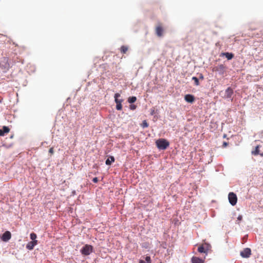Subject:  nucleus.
Listing matches in <instances>:
<instances>
[{"mask_svg":"<svg viewBox=\"0 0 263 263\" xmlns=\"http://www.w3.org/2000/svg\"><path fill=\"white\" fill-rule=\"evenodd\" d=\"M156 144L159 149L164 150L168 147L169 142L164 139H159L156 142Z\"/></svg>","mask_w":263,"mask_h":263,"instance_id":"f257e3e1","label":"nucleus"},{"mask_svg":"<svg viewBox=\"0 0 263 263\" xmlns=\"http://www.w3.org/2000/svg\"><path fill=\"white\" fill-rule=\"evenodd\" d=\"M93 248L91 246L86 245L81 249V252L84 255H88L92 252Z\"/></svg>","mask_w":263,"mask_h":263,"instance_id":"f03ea898","label":"nucleus"},{"mask_svg":"<svg viewBox=\"0 0 263 263\" xmlns=\"http://www.w3.org/2000/svg\"><path fill=\"white\" fill-rule=\"evenodd\" d=\"M253 155H259L263 157V146L261 145H258L255 147V150L252 151L251 152Z\"/></svg>","mask_w":263,"mask_h":263,"instance_id":"7ed1b4c3","label":"nucleus"},{"mask_svg":"<svg viewBox=\"0 0 263 263\" xmlns=\"http://www.w3.org/2000/svg\"><path fill=\"white\" fill-rule=\"evenodd\" d=\"M228 198L229 202L232 205H235L237 201V197L236 195L233 192H231L229 194Z\"/></svg>","mask_w":263,"mask_h":263,"instance_id":"20e7f679","label":"nucleus"},{"mask_svg":"<svg viewBox=\"0 0 263 263\" xmlns=\"http://www.w3.org/2000/svg\"><path fill=\"white\" fill-rule=\"evenodd\" d=\"M226 69V66L223 64L219 65L213 68L212 71L218 72L219 74H222L224 73Z\"/></svg>","mask_w":263,"mask_h":263,"instance_id":"39448f33","label":"nucleus"},{"mask_svg":"<svg viewBox=\"0 0 263 263\" xmlns=\"http://www.w3.org/2000/svg\"><path fill=\"white\" fill-rule=\"evenodd\" d=\"M251 254V250L250 248L244 249L241 252L240 255L243 258H248Z\"/></svg>","mask_w":263,"mask_h":263,"instance_id":"423d86ee","label":"nucleus"},{"mask_svg":"<svg viewBox=\"0 0 263 263\" xmlns=\"http://www.w3.org/2000/svg\"><path fill=\"white\" fill-rule=\"evenodd\" d=\"M11 237V233L9 231H7L2 235L1 239L3 241L7 242L10 239Z\"/></svg>","mask_w":263,"mask_h":263,"instance_id":"0eeeda50","label":"nucleus"},{"mask_svg":"<svg viewBox=\"0 0 263 263\" xmlns=\"http://www.w3.org/2000/svg\"><path fill=\"white\" fill-rule=\"evenodd\" d=\"M156 33L159 37H161L163 35V29L161 24H158L156 27Z\"/></svg>","mask_w":263,"mask_h":263,"instance_id":"6e6552de","label":"nucleus"},{"mask_svg":"<svg viewBox=\"0 0 263 263\" xmlns=\"http://www.w3.org/2000/svg\"><path fill=\"white\" fill-rule=\"evenodd\" d=\"M37 244V241H31L29 242L26 245V248L29 250L33 249L35 246Z\"/></svg>","mask_w":263,"mask_h":263,"instance_id":"1a4fd4ad","label":"nucleus"},{"mask_svg":"<svg viewBox=\"0 0 263 263\" xmlns=\"http://www.w3.org/2000/svg\"><path fill=\"white\" fill-rule=\"evenodd\" d=\"M116 103V109L118 110H121L122 109V103L123 101L122 99H116L115 100Z\"/></svg>","mask_w":263,"mask_h":263,"instance_id":"9d476101","label":"nucleus"},{"mask_svg":"<svg viewBox=\"0 0 263 263\" xmlns=\"http://www.w3.org/2000/svg\"><path fill=\"white\" fill-rule=\"evenodd\" d=\"M233 93V90L231 87H228L225 91V97L230 98Z\"/></svg>","mask_w":263,"mask_h":263,"instance_id":"9b49d317","label":"nucleus"},{"mask_svg":"<svg viewBox=\"0 0 263 263\" xmlns=\"http://www.w3.org/2000/svg\"><path fill=\"white\" fill-rule=\"evenodd\" d=\"M184 100L189 103H193L195 100V97L192 95H186L184 97Z\"/></svg>","mask_w":263,"mask_h":263,"instance_id":"f8f14e48","label":"nucleus"},{"mask_svg":"<svg viewBox=\"0 0 263 263\" xmlns=\"http://www.w3.org/2000/svg\"><path fill=\"white\" fill-rule=\"evenodd\" d=\"M10 131V129L7 126H3L2 129H0V136H3L5 134L9 133Z\"/></svg>","mask_w":263,"mask_h":263,"instance_id":"ddd939ff","label":"nucleus"},{"mask_svg":"<svg viewBox=\"0 0 263 263\" xmlns=\"http://www.w3.org/2000/svg\"><path fill=\"white\" fill-rule=\"evenodd\" d=\"M192 263H203V260L197 257H193L192 258Z\"/></svg>","mask_w":263,"mask_h":263,"instance_id":"4468645a","label":"nucleus"},{"mask_svg":"<svg viewBox=\"0 0 263 263\" xmlns=\"http://www.w3.org/2000/svg\"><path fill=\"white\" fill-rule=\"evenodd\" d=\"M115 161V158L113 156H110L108 158L105 162V163L107 165H110L112 162Z\"/></svg>","mask_w":263,"mask_h":263,"instance_id":"2eb2a0df","label":"nucleus"},{"mask_svg":"<svg viewBox=\"0 0 263 263\" xmlns=\"http://www.w3.org/2000/svg\"><path fill=\"white\" fill-rule=\"evenodd\" d=\"M222 54L224 55L228 60H231L234 57V54L232 53L225 52L223 53Z\"/></svg>","mask_w":263,"mask_h":263,"instance_id":"dca6fc26","label":"nucleus"},{"mask_svg":"<svg viewBox=\"0 0 263 263\" xmlns=\"http://www.w3.org/2000/svg\"><path fill=\"white\" fill-rule=\"evenodd\" d=\"M145 261L143 260H140L139 263H151V257L147 256L145 257Z\"/></svg>","mask_w":263,"mask_h":263,"instance_id":"f3484780","label":"nucleus"},{"mask_svg":"<svg viewBox=\"0 0 263 263\" xmlns=\"http://www.w3.org/2000/svg\"><path fill=\"white\" fill-rule=\"evenodd\" d=\"M136 100H137V98L136 97H134V96L130 97L128 99V102L129 103H134L135 102H136Z\"/></svg>","mask_w":263,"mask_h":263,"instance_id":"a211bd4d","label":"nucleus"},{"mask_svg":"<svg viewBox=\"0 0 263 263\" xmlns=\"http://www.w3.org/2000/svg\"><path fill=\"white\" fill-rule=\"evenodd\" d=\"M128 47L126 46H122L120 48V51L123 53H125L128 50Z\"/></svg>","mask_w":263,"mask_h":263,"instance_id":"6ab92c4d","label":"nucleus"},{"mask_svg":"<svg viewBox=\"0 0 263 263\" xmlns=\"http://www.w3.org/2000/svg\"><path fill=\"white\" fill-rule=\"evenodd\" d=\"M192 80L194 82V85L198 86L199 85V82L198 79L196 77H193L192 78Z\"/></svg>","mask_w":263,"mask_h":263,"instance_id":"aec40b11","label":"nucleus"},{"mask_svg":"<svg viewBox=\"0 0 263 263\" xmlns=\"http://www.w3.org/2000/svg\"><path fill=\"white\" fill-rule=\"evenodd\" d=\"M37 237V235L35 233H31L30 234V239L32 240V241H37L36 240V238Z\"/></svg>","mask_w":263,"mask_h":263,"instance_id":"412c9836","label":"nucleus"},{"mask_svg":"<svg viewBox=\"0 0 263 263\" xmlns=\"http://www.w3.org/2000/svg\"><path fill=\"white\" fill-rule=\"evenodd\" d=\"M198 251L200 253H205V251L204 249V248L203 247V246H201L198 247Z\"/></svg>","mask_w":263,"mask_h":263,"instance_id":"4be33fe9","label":"nucleus"},{"mask_svg":"<svg viewBox=\"0 0 263 263\" xmlns=\"http://www.w3.org/2000/svg\"><path fill=\"white\" fill-rule=\"evenodd\" d=\"M141 126H142V127L143 128H146V127H147L148 126V124L147 123V122H146V120H144L142 122Z\"/></svg>","mask_w":263,"mask_h":263,"instance_id":"5701e85b","label":"nucleus"},{"mask_svg":"<svg viewBox=\"0 0 263 263\" xmlns=\"http://www.w3.org/2000/svg\"><path fill=\"white\" fill-rule=\"evenodd\" d=\"M120 97V94L119 93H115V100H116V99H119L118 98Z\"/></svg>","mask_w":263,"mask_h":263,"instance_id":"b1692460","label":"nucleus"},{"mask_svg":"<svg viewBox=\"0 0 263 263\" xmlns=\"http://www.w3.org/2000/svg\"><path fill=\"white\" fill-rule=\"evenodd\" d=\"M54 151L53 148L51 147L49 150V153L50 154V155H52L53 154Z\"/></svg>","mask_w":263,"mask_h":263,"instance_id":"393cba45","label":"nucleus"},{"mask_svg":"<svg viewBox=\"0 0 263 263\" xmlns=\"http://www.w3.org/2000/svg\"><path fill=\"white\" fill-rule=\"evenodd\" d=\"M136 106L135 105H130V109L132 110H134L136 109Z\"/></svg>","mask_w":263,"mask_h":263,"instance_id":"a878e982","label":"nucleus"},{"mask_svg":"<svg viewBox=\"0 0 263 263\" xmlns=\"http://www.w3.org/2000/svg\"><path fill=\"white\" fill-rule=\"evenodd\" d=\"M92 181L94 182V183H97L98 182V179L97 177H95L94 178H93L92 179Z\"/></svg>","mask_w":263,"mask_h":263,"instance_id":"bb28decb","label":"nucleus"},{"mask_svg":"<svg viewBox=\"0 0 263 263\" xmlns=\"http://www.w3.org/2000/svg\"><path fill=\"white\" fill-rule=\"evenodd\" d=\"M228 145V143L227 142H223L222 144V146L223 147H226Z\"/></svg>","mask_w":263,"mask_h":263,"instance_id":"cd10ccee","label":"nucleus"},{"mask_svg":"<svg viewBox=\"0 0 263 263\" xmlns=\"http://www.w3.org/2000/svg\"><path fill=\"white\" fill-rule=\"evenodd\" d=\"M242 218V217L241 215H239L238 217H237V219L239 221L241 220Z\"/></svg>","mask_w":263,"mask_h":263,"instance_id":"c85d7f7f","label":"nucleus"},{"mask_svg":"<svg viewBox=\"0 0 263 263\" xmlns=\"http://www.w3.org/2000/svg\"><path fill=\"white\" fill-rule=\"evenodd\" d=\"M199 78L203 80L204 79L203 76L202 74H200Z\"/></svg>","mask_w":263,"mask_h":263,"instance_id":"c756f323","label":"nucleus"},{"mask_svg":"<svg viewBox=\"0 0 263 263\" xmlns=\"http://www.w3.org/2000/svg\"><path fill=\"white\" fill-rule=\"evenodd\" d=\"M160 263H162V262H160Z\"/></svg>","mask_w":263,"mask_h":263,"instance_id":"7c9ffc66","label":"nucleus"}]
</instances>
